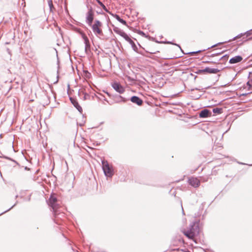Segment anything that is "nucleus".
<instances>
[{
  "label": "nucleus",
  "mask_w": 252,
  "mask_h": 252,
  "mask_svg": "<svg viewBox=\"0 0 252 252\" xmlns=\"http://www.w3.org/2000/svg\"><path fill=\"white\" fill-rule=\"evenodd\" d=\"M58 202L59 201L55 194H51L50 195L48 202L49 205L52 207L53 210L54 216L55 218V221L56 223H58L56 221L58 220V219L59 218V216H61L62 217H63L64 216L63 213L60 214L59 211L58 210L59 205Z\"/></svg>",
  "instance_id": "f257e3e1"
},
{
  "label": "nucleus",
  "mask_w": 252,
  "mask_h": 252,
  "mask_svg": "<svg viewBox=\"0 0 252 252\" xmlns=\"http://www.w3.org/2000/svg\"><path fill=\"white\" fill-rule=\"evenodd\" d=\"M184 235L189 239H193L199 233V225L195 222H192L189 225L188 230L183 231Z\"/></svg>",
  "instance_id": "f03ea898"
},
{
  "label": "nucleus",
  "mask_w": 252,
  "mask_h": 252,
  "mask_svg": "<svg viewBox=\"0 0 252 252\" xmlns=\"http://www.w3.org/2000/svg\"><path fill=\"white\" fill-rule=\"evenodd\" d=\"M244 35H245V33H241L237 35V36L234 37L233 38H232L231 39H229V40H228L227 41H224V42H219V43H218L217 44H215L211 46V47H208V48L206 49V50L210 49V48L216 47L217 46L222 45L223 43H228V42H231L232 41H234V40H236L237 39H238V38H240L242 37ZM205 50H206V49L203 50V51H205ZM202 51V50H198V51H195V52H191L189 53L188 54L190 55H195V54H196L197 53H200Z\"/></svg>",
  "instance_id": "7ed1b4c3"
},
{
  "label": "nucleus",
  "mask_w": 252,
  "mask_h": 252,
  "mask_svg": "<svg viewBox=\"0 0 252 252\" xmlns=\"http://www.w3.org/2000/svg\"><path fill=\"white\" fill-rule=\"evenodd\" d=\"M91 26H92V30L96 36H98L103 35V32L101 29L102 24L100 21L95 20L94 24H92Z\"/></svg>",
  "instance_id": "20e7f679"
},
{
  "label": "nucleus",
  "mask_w": 252,
  "mask_h": 252,
  "mask_svg": "<svg viewBox=\"0 0 252 252\" xmlns=\"http://www.w3.org/2000/svg\"><path fill=\"white\" fill-rule=\"evenodd\" d=\"M102 169L105 175L108 177H111L113 175V169L108 161L105 160H102Z\"/></svg>",
  "instance_id": "39448f33"
},
{
  "label": "nucleus",
  "mask_w": 252,
  "mask_h": 252,
  "mask_svg": "<svg viewBox=\"0 0 252 252\" xmlns=\"http://www.w3.org/2000/svg\"><path fill=\"white\" fill-rule=\"evenodd\" d=\"M94 12L93 8L91 7L86 13V22L89 26H91L94 20Z\"/></svg>",
  "instance_id": "423d86ee"
},
{
  "label": "nucleus",
  "mask_w": 252,
  "mask_h": 252,
  "mask_svg": "<svg viewBox=\"0 0 252 252\" xmlns=\"http://www.w3.org/2000/svg\"><path fill=\"white\" fill-rule=\"evenodd\" d=\"M81 35L82 36V38H83L84 40V43L85 45V51L86 53L88 54L89 52H91V44L90 43L89 39L88 37L87 36V35L84 33L81 32Z\"/></svg>",
  "instance_id": "0eeeda50"
},
{
  "label": "nucleus",
  "mask_w": 252,
  "mask_h": 252,
  "mask_svg": "<svg viewBox=\"0 0 252 252\" xmlns=\"http://www.w3.org/2000/svg\"><path fill=\"white\" fill-rule=\"evenodd\" d=\"M112 86L116 91L119 93L120 94H122L125 91V88L122 86L119 83L114 82L112 84Z\"/></svg>",
  "instance_id": "6e6552de"
},
{
  "label": "nucleus",
  "mask_w": 252,
  "mask_h": 252,
  "mask_svg": "<svg viewBox=\"0 0 252 252\" xmlns=\"http://www.w3.org/2000/svg\"><path fill=\"white\" fill-rule=\"evenodd\" d=\"M129 99L131 102L137 104L138 106H141L143 103V100L137 96H132Z\"/></svg>",
  "instance_id": "1a4fd4ad"
},
{
  "label": "nucleus",
  "mask_w": 252,
  "mask_h": 252,
  "mask_svg": "<svg viewBox=\"0 0 252 252\" xmlns=\"http://www.w3.org/2000/svg\"><path fill=\"white\" fill-rule=\"evenodd\" d=\"M212 115V112L207 109H204L201 110L199 114L200 118H205L210 117Z\"/></svg>",
  "instance_id": "9d476101"
},
{
  "label": "nucleus",
  "mask_w": 252,
  "mask_h": 252,
  "mask_svg": "<svg viewBox=\"0 0 252 252\" xmlns=\"http://www.w3.org/2000/svg\"><path fill=\"white\" fill-rule=\"evenodd\" d=\"M189 182L190 185L194 188L198 187L200 185L199 180L196 178H190L189 179Z\"/></svg>",
  "instance_id": "9b49d317"
},
{
  "label": "nucleus",
  "mask_w": 252,
  "mask_h": 252,
  "mask_svg": "<svg viewBox=\"0 0 252 252\" xmlns=\"http://www.w3.org/2000/svg\"><path fill=\"white\" fill-rule=\"evenodd\" d=\"M243 60L242 56L240 55L236 56L231 58L229 61V63L230 64H234L241 62Z\"/></svg>",
  "instance_id": "f8f14e48"
},
{
  "label": "nucleus",
  "mask_w": 252,
  "mask_h": 252,
  "mask_svg": "<svg viewBox=\"0 0 252 252\" xmlns=\"http://www.w3.org/2000/svg\"><path fill=\"white\" fill-rule=\"evenodd\" d=\"M114 32L118 34H119L122 37H123L126 40V33L125 32L121 30L120 28L118 27H114L113 28Z\"/></svg>",
  "instance_id": "ddd939ff"
},
{
  "label": "nucleus",
  "mask_w": 252,
  "mask_h": 252,
  "mask_svg": "<svg viewBox=\"0 0 252 252\" xmlns=\"http://www.w3.org/2000/svg\"><path fill=\"white\" fill-rule=\"evenodd\" d=\"M70 100L71 103H72V104L74 105V106L78 110V111L79 112L82 113L83 112V109H82V107L79 105L77 101L72 97L70 98Z\"/></svg>",
  "instance_id": "4468645a"
},
{
  "label": "nucleus",
  "mask_w": 252,
  "mask_h": 252,
  "mask_svg": "<svg viewBox=\"0 0 252 252\" xmlns=\"http://www.w3.org/2000/svg\"><path fill=\"white\" fill-rule=\"evenodd\" d=\"M204 70L205 71V73L210 74H216L220 71V70L218 68H212L209 67H206L204 69Z\"/></svg>",
  "instance_id": "2eb2a0df"
},
{
  "label": "nucleus",
  "mask_w": 252,
  "mask_h": 252,
  "mask_svg": "<svg viewBox=\"0 0 252 252\" xmlns=\"http://www.w3.org/2000/svg\"><path fill=\"white\" fill-rule=\"evenodd\" d=\"M127 42H128L131 46V47L132 49L137 52H138V47L136 46L135 43L127 35Z\"/></svg>",
  "instance_id": "dca6fc26"
},
{
  "label": "nucleus",
  "mask_w": 252,
  "mask_h": 252,
  "mask_svg": "<svg viewBox=\"0 0 252 252\" xmlns=\"http://www.w3.org/2000/svg\"><path fill=\"white\" fill-rule=\"evenodd\" d=\"M112 15L118 21L121 22L123 25H126V21H125V20H123V19H122L119 15H118L117 14H113Z\"/></svg>",
  "instance_id": "f3484780"
},
{
  "label": "nucleus",
  "mask_w": 252,
  "mask_h": 252,
  "mask_svg": "<svg viewBox=\"0 0 252 252\" xmlns=\"http://www.w3.org/2000/svg\"><path fill=\"white\" fill-rule=\"evenodd\" d=\"M114 100L116 102H125V98L122 97L120 95H117V96H116L115 97V98H114Z\"/></svg>",
  "instance_id": "a211bd4d"
},
{
  "label": "nucleus",
  "mask_w": 252,
  "mask_h": 252,
  "mask_svg": "<svg viewBox=\"0 0 252 252\" xmlns=\"http://www.w3.org/2000/svg\"><path fill=\"white\" fill-rule=\"evenodd\" d=\"M213 112L215 114H220L222 113V108L215 107L213 109Z\"/></svg>",
  "instance_id": "6ab92c4d"
},
{
  "label": "nucleus",
  "mask_w": 252,
  "mask_h": 252,
  "mask_svg": "<svg viewBox=\"0 0 252 252\" xmlns=\"http://www.w3.org/2000/svg\"><path fill=\"white\" fill-rule=\"evenodd\" d=\"M97 3L105 12L107 13H110L109 10L106 8V7L103 4V3L101 1H100Z\"/></svg>",
  "instance_id": "aec40b11"
},
{
  "label": "nucleus",
  "mask_w": 252,
  "mask_h": 252,
  "mask_svg": "<svg viewBox=\"0 0 252 252\" xmlns=\"http://www.w3.org/2000/svg\"><path fill=\"white\" fill-rule=\"evenodd\" d=\"M229 58V56L228 55H225L221 57L218 61H220L222 62H226Z\"/></svg>",
  "instance_id": "412c9836"
},
{
  "label": "nucleus",
  "mask_w": 252,
  "mask_h": 252,
  "mask_svg": "<svg viewBox=\"0 0 252 252\" xmlns=\"http://www.w3.org/2000/svg\"><path fill=\"white\" fill-rule=\"evenodd\" d=\"M138 33L141 35H142V36L143 37H146V38H151V37L149 36V35H146L143 31H138Z\"/></svg>",
  "instance_id": "4be33fe9"
},
{
  "label": "nucleus",
  "mask_w": 252,
  "mask_h": 252,
  "mask_svg": "<svg viewBox=\"0 0 252 252\" xmlns=\"http://www.w3.org/2000/svg\"><path fill=\"white\" fill-rule=\"evenodd\" d=\"M129 9L130 10L131 16L133 19H134V16H137V14L138 13L136 12H135L134 10H133L131 7H130Z\"/></svg>",
  "instance_id": "5701e85b"
},
{
  "label": "nucleus",
  "mask_w": 252,
  "mask_h": 252,
  "mask_svg": "<svg viewBox=\"0 0 252 252\" xmlns=\"http://www.w3.org/2000/svg\"><path fill=\"white\" fill-rule=\"evenodd\" d=\"M247 85L249 87V90H251L252 89V79L247 82Z\"/></svg>",
  "instance_id": "b1692460"
},
{
  "label": "nucleus",
  "mask_w": 252,
  "mask_h": 252,
  "mask_svg": "<svg viewBox=\"0 0 252 252\" xmlns=\"http://www.w3.org/2000/svg\"><path fill=\"white\" fill-rule=\"evenodd\" d=\"M83 94L84 95V97H83L84 100H86V99H88L89 98V97H90L89 94H87L86 93H84V92H83Z\"/></svg>",
  "instance_id": "393cba45"
},
{
  "label": "nucleus",
  "mask_w": 252,
  "mask_h": 252,
  "mask_svg": "<svg viewBox=\"0 0 252 252\" xmlns=\"http://www.w3.org/2000/svg\"><path fill=\"white\" fill-rule=\"evenodd\" d=\"M164 43H167V44H171L175 45H176V46H178L179 48H180V49L181 50H182V49H181V46H180L179 44H176V43H172L171 41H166V42H164Z\"/></svg>",
  "instance_id": "a878e982"
},
{
  "label": "nucleus",
  "mask_w": 252,
  "mask_h": 252,
  "mask_svg": "<svg viewBox=\"0 0 252 252\" xmlns=\"http://www.w3.org/2000/svg\"><path fill=\"white\" fill-rule=\"evenodd\" d=\"M48 5L50 7V10H51L52 8L53 7L52 0H48Z\"/></svg>",
  "instance_id": "bb28decb"
},
{
  "label": "nucleus",
  "mask_w": 252,
  "mask_h": 252,
  "mask_svg": "<svg viewBox=\"0 0 252 252\" xmlns=\"http://www.w3.org/2000/svg\"><path fill=\"white\" fill-rule=\"evenodd\" d=\"M126 78H127V80L130 81V82H131V83H132L135 81V79L131 78L130 77L128 76L127 75Z\"/></svg>",
  "instance_id": "cd10ccee"
},
{
  "label": "nucleus",
  "mask_w": 252,
  "mask_h": 252,
  "mask_svg": "<svg viewBox=\"0 0 252 252\" xmlns=\"http://www.w3.org/2000/svg\"><path fill=\"white\" fill-rule=\"evenodd\" d=\"M196 73L197 74H201L205 73V71L204 70V69H198L196 72Z\"/></svg>",
  "instance_id": "c85d7f7f"
},
{
  "label": "nucleus",
  "mask_w": 252,
  "mask_h": 252,
  "mask_svg": "<svg viewBox=\"0 0 252 252\" xmlns=\"http://www.w3.org/2000/svg\"><path fill=\"white\" fill-rule=\"evenodd\" d=\"M252 31V29L247 31L246 32H244V33H245V35H246L247 36H249L251 34Z\"/></svg>",
  "instance_id": "c756f323"
},
{
  "label": "nucleus",
  "mask_w": 252,
  "mask_h": 252,
  "mask_svg": "<svg viewBox=\"0 0 252 252\" xmlns=\"http://www.w3.org/2000/svg\"><path fill=\"white\" fill-rule=\"evenodd\" d=\"M221 53H222V52L219 53H216V54H212L211 55L208 56V57H213L216 56L220 55L221 54Z\"/></svg>",
  "instance_id": "7c9ffc66"
},
{
  "label": "nucleus",
  "mask_w": 252,
  "mask_h": 252,
  "mask_svg": "<svg viewBox=\"0 0 252 252\" xmlns=\"http://www.w3.org/2000/svg\"><path fill=\"white\" fill-rule=\"evenodd\" d=\"M201 95L200 94H197V95H195V96H192V97H193L194 98V99H199L200 97H201Z\"/></svg>",
  "instance_id": "2f4dec72"
},
{
  "label": "nucleus",
  "mask_w": 252,
  "mask_h": 252,
  "mask_svg": "<svg viewBox=\"0 0 252 252\" xmlns=\"http://www.w3.org/2000/svg\"><path fill=\"white\" fill-rule=\"evenodd\" d=\"M195 90H200V89H198L197 88H195L191 89V92H193Z\"/></svg>",
  "instance_id": "473e14b6"
},
{
  "label": "nucleus",
  "mask_w": 252,
  "mask_h": 252,
  "mask_svg": "<svg viewBox=\"0 0 252 252\" xmlns=\"http://www.w3.org/2000/svg\"><path fill=\"white\" fill-rule=\"evenodd\" d=\"M251 93H248L242 94H241V95L245 96V95H247V94H251Z\"/></svg>",
  "instance_id": "72a5a7b5"
},
{
  "label": "nucleus",
  "mask_w": 252,
  "mask_h": 252,
  "mask_svg": "<svg viewBox=\"0 0 252 252\" xmlns=\"http://www.w3.org/2000/svg\"><path fill=\"white\" fill-rule=\"evenodd\" d=\"M181 207H182V214L183 215H185V212H184V209H183V207L182 206V204H181Z\"/></svg>",
  "instance_id": "f704fd0d"
},
{
  "label": "nucleus",
  "mask_w": 252,
  "mask_h": 252,
  "mask_svg": "<svg viewBox=\"0 0 252 252\" xmlns=\"http://www.w3.org/2000/svg\"><path fill=\"white\" fill-rule=\"evenodd\" d=\"M205 63H216V62H210V61H206V62H205Z\"/></svg>",
  "instance_id": "c9c22d12"
},
{
  "label": "nucleus",
  "mask_w": 252,
  "mask_h": 252,
  "mask_svg": "<svg viewBox=\"0 0 252 252\" xmlns=\"http://www.w3.org/2000/svg\"><path fill=\"white\" fill-rule=\"evenodd\" d=\"M96 1H97V2L100 1V0H96Z\"/></svg>",
  "instance_id": "e433bc0d"
},
{
  "label": "nucleus",
  "mask_w": 252,
  "mask_h": 252,
  "mask_svg": "<svg viewBox=\"0 0 252 252\" xmlns=\"http://www.w3.org/2000/svg\"><path fill=\"white\" fill-rule=\"evenodd\" d=\"M127 105H131V104H130V103H128V104H127Z\"/></svg>",
  "instance_id": "4c0bfd02"
}]
</instances>
